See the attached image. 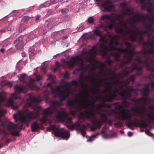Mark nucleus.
<instances>
[{
	"label": "nucleus",
	"mask_w": 154,
	"mask_h": 154,
	"mask_svg": "<svg viewBox=\"0 0 154 154\" xmlns=\"http://www.w3.org/2000/svg\"><path fill=\"white\" fill-rule=\"evenodd\" d=\"M81 84L82 87L85 89V91L82 92L80 91L76 94V98L75 100V103L77 104H84L87 107H88L90 104L95 105L97 98L95 99L93 98L90 101L89 99L90 97V96L87 91L88 85L85 83L83 81L81 82Z\"/></svg>",
	"instance_id": "nucleus-1"
},
{
	"label": "nucleus",
	"mask_w": 154,
	"mask_h": 154,
	"mask_svg": "<svg viewBox=\"0 0 154 154\" xmlns=\"http://www.w3.org/2000/svg\"><path fill=\"white\" fill-rule=\"evenodd\" d=\"M41 110V108L39 107L37 108L36 112H29L26 116L21 115L18 117L17 114H15L13 116V118L16 122H17L19 121L21 123L20 128H22L23 126L22 123H29L32 119L38 118L40 115Z\"/></svg>",
	"instance_id": "nucleus-2"
},
{
	"label": "nucleus",
	"mask_w": 154,
	"mask_h": 154,
	"mask_svg": "<svg viewBox=\"0 0 154 154\" xmlns=\"http://www.w3.org/2000/svg\"><path fill=\"white\" fill-rule=\"evenodd\" d=\"M150 45L151 46L150 49H148L143 47L142 51V54H144L145 57V60H142L140 57H137V61L139 64H145V66L147 71L154 72V66H152L150 65V63L148 61L149 58L148 57L146 56V54H154V43L153 42L150 41Z\"/></svg>",
	"instance_id": "nucleus-3"
},
{
	"label": "nucleus",
	"mask_w": 154,
	"mask_h": 154,
	"mask_svg": "<svg viewBox=\"0 0 154 154\" xmlns=\"http://www.w3.org/2000/svg\"><path fill=\"white\" fill-rule=\"evenodd\" d=\"M64 85L62 86L61 88L64 89V90H61L60 86H58L56 89H53L52 91L53 93H58L59 95V97L61 101L66 100L67 98L69 96V92L70 89L69 87V82L66 81L63 82Z\"/></svg>",
	"instance_id": "nucleus-4"
},
{
	"label": "nucleus",
	"mask_w": 154,
	"mask_h": 154,
	"mask_svg": "<svg viewBox=\"0 0 154 154\" xmlns=\"http://www.w3.org/2000/svg\"><path fill=\"white\" fill-rule=\"evenodd\" d=\"M101 119L94 118L92 121V125L90 129L91 131H94L97 128L100 129L103 122H106L109 125L111 126L112 125V122L110 119H108L106 115L104 113H102L100 115Z\"/></svg>",
	"instance_id": "nucleus-5"
},
{
	"label": "nucleus",
	"mask_w": 154,
	"mask_h": 154,
	"mask_svg": "<svg viewBox=\"0 0 154 154\" xmlns=\"http://www.w3.org/2000/svg\"><path fill=\"white\" fill-rule=\"evenodd\" d=\"M48 131H52L55 136L57 137H61L63 139L67 140L69 137V132L67 131H65L61 129H59L56 125H51L47 128Z\"/></svg>",
	"instance_id": "nucleus-6"
},
{
	"label": "nucleus",
	"mask_w": 154,
	"mask_h": 154,
	"mask_svg": "<svg viewBox=\"0 0 154 154\" xmlns=\"http://www.w3.org/2000/svg\"><path fill=\"white\" fill-rule=\"evenodd\" d=\"M109 36L111 39L110 40L108 46L105 45L103 43H101L100 44V51L102 53V56H103L106 55L108 51H114L116 48L113 46L114 43V40L116 38V37L111 35H109Z\"/></svg>",
	"instance_id": "nucleus-7"
},
{
	"label": "nucleus",
	"mask_w": 154,
	"mask_h": 154,
	"mask_svg": "<svg viewBox=\"0 0 154 154\" xmlns=\"http://www.w3.org/2000/svg\"><path fill=\"white\" fill-rule=\"evenodd\" d=\"M100 19L103 20H106L103 23H101L98 25L97 27H98L99 29L100 28H103L105 30L107 28L111 29L115 24V22L111 18L110 15H104L101 17Z\"/></svg>",
	"instance_id": "nucleus-8"
},
{
	"label": "nucleus",
	"mask_w": 154,
	"mask_h": 154,
	"mask_svg": "<svg viewBox=\"0 0 154 154\" xmlns=\"http://www.w3.org/2000/svg\"><path fill=\"white\" fill-rule=\"evenodd\" d=\"M77 62L79 64V66L80 68L78 70L82 71L85 68V65L84 60L79 56H77L75 57H72L70 60L66 62L68 67L69 68H72L75 65V63Z\"/></svg>",
	"instance_id": "nucleus-9"
},
{
	"label": "nucleus",
	"mask_w": 154,
	"mask_h": 154,
	"mask_svg": "<svg viewBox=\"0 0 154 154\" xmlns=\"http://www.w3.org/2000/svg\"><path fill=\"white\" fill-rule=\"evenodd\" d=\"M95 1L99 3L100 10L103 11H109L112 10L114 5L109 0L106 1L102 0H95Z\"/></svg>",
	"instance_id": "nucleus-10"
},
{
	"label": "nucleus",
	"mask_w": 154,
	"mask_h": 154,
	"mask_svg": "<svg viewBox=\"0 0 154 154\" xmlns=\"http://www.w3.org/2000/svg\"><path fill=\"white\" fill-rule=\"evenodd\" d=\"M91 105L90 107L88 108L86 110L85 112L81 113V115L83 116H85L87 119L90 120L92 123V120L94 118L97 119L95 115L94 109L95 106L94 104H90Z\"/></svg>",
	"instance_id": "nucleus-11"
},
{
	"label": "nucleus",
	"mask_w": 154,
	"mask_h": 154,
	"mask_svg": "<svg viewBox=\"0 0 154 154\" xmlns=\"http://www.w3.org/2000/svg\"><path fill=\"white\" fill-rule=\"evenodd\" d=\"M56 118L60 120L63 122H66L67 123H71L72 118L68 117L64 109H60V110H57L56 112Z\"/></svg>",
	"instance_id": "nucleus-12"
},
{
	"label": "nucleus",
	"mask_w": 154,
	"mask_h": 154,
	"mask_svg": "<svg viewBox=\"0 0 154 154\" xmlns=\"http://www.w3.org/2000/svg\"><path fill=\"white\" fill-rule=\"evenodd\" d=\"M149 124L147 123L144 120H142L140 122H139L137 119H136L135 121L129 123L126 125L130 129H133L132 127V126L135 127H138L139 125L140 128H145L149 127Z\"/></svg>",
	"instance_id": "nucleus-13"
},
{
	"label": "nucleus",
	"mask_w": 154,
	"mask_h": 154,
	"mask_svg": "<svg viewBox=\"0 0 154 154\" xmlns=\"http://www.w3.org/2000/svg\"><path fill=\"white\" fill-rule=\"evenodd\" d=\"M137 91L136 89L132 88L131 86H127L126 88L122 89V94H124V96H121L123 100L125 103H126V100L131 96L130 92L136 93Z\"/></svg>",
	"instance_id": "nucleus-14"
},
{
	"label": "nucleus",
	"mask_w": 154,
	"mask_h": 154,
	"mask_svg": "<svg viewBox=\"0 0 154 154\" xmlns=\"http://www.w3.org/2000/svg\"><path fill=\"white\" fill-rule=\"evenodd\" d=\"M120 117L121 119L123 121L125 120L130 121L132 117V115L129 110L123 109L120 111Z\"/></svg>",
	"instance_id": "nucleus-15"
},
{
	"label": "nucleus",
	"mask_w": 154,
	"mask_h": 154,
	"mask_svg": "<svg viewBox=\"0 0 154 154\" xmlns=\"http://www.w3.org/2000/svg\"><path fill=\"white\" fill-rule=\"evenodd\" d=\"M53 113V111L49 108H47L43 111L42 117L39 119L41 123H44L48 119V115H51Z\"/></svg>",
	"instance_id": "nucleus-16"
},
{
	"label": "nucleus",
	"mask_w": 154,
	"mask_h": 154,
	"mask_svg": "<svg viewBox=\"0 0 154 154\" xmlns=\"http://www.w3.org/2000/svg\"><path fill=\"white\" fill-rule=\"evenodd\" d=\"M57 100L53 101L51 103V107L49 108L50 109H52L53 111V113L54 112L55 115L56 117V112L57 110H60V109H63L60 107L61 105V102Z\"/></svg>",
	"instance_id": "nucleus-17"
},
{
	"label": "nucleus",
	"mask_w": 154,
	"mask_h": 154,
	"mask_svg": "<svg viewBox=\"0 0 154 154\" xmlns=\"http://www.w3.org/2000/svg\"><path fill=\"white\" fill-rule=\"evenodd\" d=\"M17 99L22 100V98L20 96H17L16 94L15 93L11 94L10 98L7 101V105L9 106H12L13 105L14 100H16Z\"/></svg>",
	"instance_id": "nucleus-18"
},
{
	"label": "nucleus",
	"mask_w": 154,
	"mask_h": 154,
	"mask_svg": "<svg viewBox=\"0 0 154 154\" xmlns=\"http://www.w3.org/2000/svg\"><path fill=\"white\" fill-rule=\"evenodd\" d=\"M132 101L134 102L137 103L138 104L136 105L135 106L132 107L131 110L132 111H134L137 113H140L142 111V110L140 109V107L141 106H140L139 104L140 103V100H139V98L137 100L133 99L132 100Z\"/></svg>",
	"instance_id": "nucleus-19"
},
{
	"label": "nucleus",
	"mask_w": 154,
	"mask_h": 154,
	"mask_svg": "<svg viewBox=\"0 0 154 154\" xmlns=\"http://www.w3.org/2000/svg\"><path fill=\"white\" fill-rule=\"evenodd\" d=\"M137 34L136 33L131 34L129 36V38L132 42L138 41L140 42H142L143 39V36L140 35L139 38H137Z\"/></svg>",
	"instance_id": "nucleus-20"
},
{
	"label": "nucleus",
	"mask_w": 154,
	"mask_h": 154,
	"mask_svg": "<svg viewBox=\"0 0 154 154\" xmlns=\"http://www.w3.org/2000/svg\"><path fill=\"white\" fill-rule=\"evenodd\" d=\"M97 50L96 47H94L90 49L88 51H82V53L84 55H89L91 57H95L97 54Z\"/></svg>",
	"instance_id": "nucleus-21"
},
{
	"label": "nucleus",
	"mask_w": 154,
	"mask_h": 154,
	"mask_svg": "<svg viewBox=\"0 0 154 154\" xmlns=\"http://www.w3.org/2000/svg\"><path fill=\"white\" fill-rule=\"evenodd\" d=\"M132 70L131 72L134 70H136V75L139 76L143 74V68L141 67H138L137 64H133L132 65Z\"/></svg>",
	"instance_id": "nucleus-22"
},
{
	"label": "nucleus",
	"mask_w": 154,
	"mask_h": 154,
	"mask_svg": "<svg viewBox=\"0 0 154 154\" xmlns=\"http://www.w3.org/2000/svg\"><path fill=\"white\" fill-rule=\"evenodd\" d=\"M125 58L126 59V60H124L122 61L120 64V67L121 68H124L125 66L128 64L133 58L126 55L124 56Z\"/></svg>",
	"instance_id": "nucleus-23"
},
{
	"label": "nucleus",
	"mask_w": 154,
	"mask_h": 154,
	"mask_svg": "<svg viewBox=\"0 0 154 154\" xmlns=\"http://www.w3.org/2000/svg\"><path fill=\"white\" fill-rule=\"evenodd\" d=\"M109 93L111 95H107L104 98L105 100L106 101L111 102L117 97V95L116 94L112 92H110Z\"/></svg>",
	"instance_id": "nucleus-24"
},
{
	"label": "nucleus",
	"mask_w": 154,
	"mask_h": 154,
	"mask_svg": "<svg viewBox=\"0 0 154 154\" xmlns=\"http://www.w3.org/2000/svg\"><path fill=\"white\" fill-rule=\"evenodd\" d=\"M14 90L16 93H23L26 89V88L24 86H19L17 85L14 86Z\"/></svg>",
	"instance_id": "nucleus-25"
},
{
	"label": "nucleus",
	"mask_w": 154,
	"mask_h": 154,
	"mask_svg": "<svg viewBox=\"0 0 154 154\" xmlns=\"http://www.w3.org/2000/svg\"><path fill=\"white\" fill-rule=\"evenodd\" d=\"M67 105L70 108H76L78 109L81 110V108L80 106H77L74 103V102L72 100H68L67 101Z\"/></svg>",
	"instance_id": "nucleus-26"
},
{
	"label": "nucleus",
	"mask_w": 154,
	"mask_h": 154,
	"mask_svg": "<svg viewBox=\"0 0 154 154\" xmlns=\"http://www.w3.org/2000/svg\"><path fill=\"white\" fill-rule=\"evenodd\" d=\"M122 26L123 27L126 29L125 32L128 34L129 36L131 34L134 33L136 32L135 30L129 28L127 26V23L126 22L122 24Z\"/></svg>",
	"instance_id": "nucleus-27"
},
{
	"label": "nucleus",
	"mask_w": 154,
	"mask_h": 154,
	"mask_svg": "<svg viewBox=\"0 0 154 154\" xmlns=\"http://www.w3.org/2000/svg\"><path fill=\"white\" fill-rule=\"evenodd\" d=\"M146 116L148 118V121L150 123L152 122H153L154 124V112L149 111L146 114Z\"/></svg>",
	"instance_id": "nucleus-28"
},
{
	"label": "nucleus",
	"mask_w": 154,
	"mask_h": 154,
	"mask_svg": "<svg viewBox=\"0 0 154 154\" xmlns=\"http://www.w3.org/2000/svg\"><path fill=\"white\" fill-rule=\"evenodd\" d=\"M40 128L39 125L36 122H33L31 125V130L33 132L38 131Z\"/></svg>",
	"instance_id": "nucleus-29"
},
{
	"label": "nucleus",
	"mask_w": 154,
	"mask_h": 154,
	"mask_svg": "<svg viewBox=\"0 0 154 154\" xmlns=\"http://www.w3.org/2000/svg\"><path fill=\"white\" fill-rule=\"evenodd\" d=\"M133 13V10L130 8H127L124 9V10L122 12V14L123 15H130Z\"/></svg>",
	"instance_id": "nucleus-30"
},
{
	"label": "nucleus",
	"mask_w": 154,
	"mask_h": 154,
	"mask_svg": "<svg viewBox=\"0 0 154 154\" xmlns=\"http://www.w3.org/2000/svg\"><path fill=\"white\" fill-rule=\"evenodd\" d=\"M105 89L103 91V93H109L111 92V91L112 90V85L110 84H107L106 83V82L105 83Z\"/></svg>",
	"instance_id": "nucleus-31"
},
{
	"label": "nucleus",
	"mask_w": 154,
	"mask_h": 154,
	"mask_svg": "<svg viewBox=\"0 0 154 154\" xmlns=\"http://www.w3.org/2000/svg\"><path fill=\"white\" fill-rule=\"evenodd\" d=\"M12 27V25L11 23L9 24L8 26L2 28L0 30V32L1 33H3L7 31H9L11 30Z\"/></svg>",
	"instance_id": "nucleus-32"
},
{
	"label": "nucleus",
	"mask_w": 154,
	"mask_h": 154,
	"mask_svg": "<svg viewBox=\"0 0 154 154\" xmlns=\"http://www.w3.org/2000/svg\"><path fill=\"white\" fill-rule=\"evenodd\" d=\"M135 75H133L129 76V78L128 79H127L125 81V83L127 85L128 84L130 81L134 82L135 81Z\"/></svg>",
	"instance_id": "nucleus-33"
},
{
	"label": "nucleus",
	"mask_w": 154,
	"mask_h": 154,
	"mask_svg": "<svg viewBox=\"0 0 154 154\" xmlns=\"http://www.w3.org/2000/svg\"><path fill=\"white\" fill-rule=\"evenodd\" d=\"M67 61H64L63 62L61 63L57 62L56 64V67L58 69L60 66H62L64 68H66V66L68 67L67 64L66 63Z\"/></svg>",
	"instance_id": "nucleus-34"
},
{
	"label": "nucleus",
	"mask_w": 154,
	"mask_h": 154,
	"mask_svg": "<svg viewBox=\"0 0 154 154\" xmlns=\"http://www.w3.org/2000/svg\"><path fill=\"white\" fill-rule=\"evenodd\" d=\"M111 54L114 57L115 60L117 62L119 61V58L120 56L119 53L113 52L111 53Z\"/></svg>",
	"instance_id": "nucleus-35"
},
{
	"label": "nucleus",
	"mask_w": 154,
	"mask_h": 154,
	"mask_svg": "<svg viewBox=\"0 0 154 154\" xmlns=\"http://www.w3.org/2000/svg\"><path fill=\"white\" fill-rule=\"evenodd\" d=\"M136 32L133 34L136 33L139 35H142L143 36V35L144 34H146L148 33V31H143L140 30L138 29L137 28H135V30Z\"/></svg>",
	"instance_id": "nucleus-36"
},
{
	"label": "nucleus",
	"mask_w": 154,
	"mask_h": 154,
	"mask_svg": "<svg viewBox=\"0 0 154 154\" xmlns=\"http://www.w3.org/2000/svg\"><path fill=\"white\" fill-rule=\"evenodd\" d=\"M27 78V75L25 74H24L23 75L20 74V76L19 77L20 80L23 83L26 82V79Z\"/></svg>",
	"instance_id": "nucleus-37"
},
{
	"label": "nucleus",
	"mask_w": 154,
	"mask_h": 154,
	"mask_svg": "<svg viewBox=\"0 0 154 154\" xmlns=\"http://www.w3.org/2000/svg\"><path fill=\"white\" fill-rule=\"evenodd\" d=\"M122 89L121 90H120L118 89L117 87H116L114 89L113 93L116 94H118L119 96H120L121 97V96H124V94H122Z\"/></svg>",
	"instance_id": "nucleus-38"
},
{
	"label": "nucleus",
	"mask_w": 154,
	"mask_h": 154,
	"mask_svg": "<svg viewBox=\"0 0 154 154\" xmlns=\"http://www.w3.org/2000/svg\"><path fill=\"white\" fill-rule=\"evenodd\" d=\"M141 91L144 96H147L149 94V89L143 88L141 90Z\"/></svg>",
	"instance_id": "nucleus-39"
},
{
	"label": "nucleus",
	"mask_w": 154,
	"mask_h": 154,
	"mask_svg": "<svg viewBox=\"0 0 154 154\" xmlns=\"http://www.w3.org/2000/svg\"><path fill=\"white\" fill-rule=\"evenodd\" d=\"M115 50L121 53H125L126 54H127L128 53L127 52V49L125 48H116Z\"/></svg>",
	"instance_id": "nucleus-40"
},
{
	"label": "nucleus",
	"mask_w": 154,
	"mask_h": 154,
	"mask_svg": "<svg viewBox=\"0 0 154 154\" xmlns=\"http://www.w3.org/2000/svg\"><path fill=\"white\" fill-rule=\"evenodd\" d=\"M14 44L15 45V47L17 50H21L23 47V42H20V43Z\"/></svg>",
	"instance_id": "nucleus-41"
},
{
	"label": "nucleus",
	"mask_w": 154,
	"mask_h": 154,
	"mask_svg": "<svg viewBox=\"0 0 154 154\" xmlns=\"http://www.w3.org/2000/svg\"><path fill=\"white\" fill-rule=\"evenodd\" d=\"M26 26L25 24H21L19 27V32H21L25 30L26 29Z\"/></svg>",
	"instance_id": "nucleus-42"
},
{
	"label": "nucleus",
	"mask_w": 154,
	"mask_h": 154,
	"mask_svg": "<svg viewBox=\"0 0 154 154\" xmlns=\"http://www.w3.org/2000/svg\"><path fill=\"white\" fill-rule=\"evenodd\" d=\"M100 37V41L102 42V43H103L104 44V43H107L108 40L105 36L102 35Z\"/></svg>",
	"instance_id": "nucleus-43"
},
{
	"label": "nucleus",
	"mask_w": 154,
	"mask_h": 154,
	"mask_svg": "<svg viewBox=\"0 0 154 154\" xmlns=\"http://www.w3.org/2000/svg\"><path fill=\"white\" fill-rule=\"evenodd\" d=\"M115 31L117 33L121 34L122 35L124 34L123 29L120 27H118L116 28Z\"/></svg>",
	"instance_id": "nucleus-44"
},
{
	"label": "nucleus",
	"mask_w": 154,
	"mask_h": 154,
	"mask_svg": "<svg viewBox=\"0 0 154 154\" xmlns=\"http://www.w3.org/2000/svg\"><path fill=\"white\" fill-rule=\"evenodd\" d=\"M94 34L97 36H100L102 35L101 32L98 29V27H97L93 31Z\"/></svg>",
	"instance_id": "nucleus-45"
},
{
	"label": "nucleus",
	"mask_w": 154,
	"mask_h": 154,
	"mask_svg": "<svg viewBox=\"0 0 154 154\" xmlns=\"http://www.w3.org/2000/svg\"><path fill=\"white\" fill-rule=\"evenodd\" d=\"M122 18V15L119 14L114 15L112 17V18L114 20L119 21Z\"/></svg>",
	"instance_id": "nucleus-46"
},
{
	"label": "nucleus",
	"mask_w": 154,
	"mask_h": 154,
	"mask_svg": "<svg viewBox=\"0 0 154 154\" xmlns=\"http://www.w3.org/2000/svg\"><path fill=\"white\" fill-rule=\"evenodd\" d=\"M109 79L107 78L103 79L102 80H100L98 81L97 83H96L95 84V86L97 87H100V84L102 83L103 81H105V80H108Z\"/></svg>",
	"instance_id": "nucleus-47"
},
{
	"label": "nucleus",
	"mask_w": 154,
	"mask_h": 154,
	"mask_svg": "<svg viewBox=\"0 0 154 154\" xmlns=\"http://www.w3.org/2000/svg\"><path fill=\"white\" fill-rule=\"evenodd\" d=\"M23 38V35H20L19 37L17 38V39L14 41V43H20V42H23L22 39Z\"/></svg>",
	"instance_id": "nucleus-48"
},
{
	"label": "nucleus",
	"mask_w": 154,
	"mask_h": 154,
	"mask_svg": "<svg viewBox=\"0 0 154 154\" xmlns=\"http://www.w3.org/2000/svg\"><path fill=\"white\" fill-rule=\"evenodd\" d=\"M125 45L126 46V48L125 49H127V52L128 53L129 51L131 50L130 48L131 47V45L130 43L128 42H125Z\"/></svg>",
	"instance_id": "nucleus-49"
},
{
	"label": "nucleus",
	"mask_w": 154,
	"mask_h": 154,
	"mask_svg": "<svg viewBox=\"0 0 154 154\" xmlns=\"http://www.w3.org/2000/svg\"><path fill=\"white\" fill-rule=\"evenodd\" d=\"M94 57H91V56L88 57L87 55L86 57H85V59L87 62L91 63L93 61Z\"/></svg>",
	"instance_id": "nucleus-50"
},
{
	"label": "nucleus",
	"mask_w": 154,
	"mask_h": 154,
	"mask_svg": "<svg viewBox=\"0 0 154 154\" xmlns=\"http://www.w3.org/2000/svg\"><path fill=\"white\" fill-rule=\"evenodd\" d=\"M49 92L47 90H44L43 92V95L44 98L47 100L48 99V97L49 96Z\"/></svg>",
	"instance_id": "nucleus-51"
},
{
	"label": "nucleus",
	"mask_w": 154,
	"mask_h": 154,
	"mask_svg": "<svg viewBox=\"0 0 154 154\" xmlns=\"http://www.w3.org/2000/svg\"><path fill=\"white\" fill-rule=\"evenodd\" d=\"M87 23L90 24H94V20L93 17H89L87 20Z\"/></svg>",
	"instance_id": "nucleus-52"
},
{
	"label": "nucleus",
	"mask_w": 154,
	"mask_h": 154,
	"mask_svg": "<svg viewBox=\"0 0 154 154\" xmlns=\"http://www.w3.org/2000/svg\"><path fill=\"white\" fill-rule=\"evenodd\" d=\"M34 75L35 76V79H31V80H32V81H39L41 79V77L38 74L36 73H34Z\"/></svg>",
	"instance_id": "nucleus-53"
},
{
	"label": "nucleus",
	"mask_w": 154,
	"mask_h": 154,
	"mask_svg": "<svg viewBox=\"0 0 154 154\" xmlns=\"http://www.w3.org/2000/svg\"><path fill=\"white\" fill-rule=\"evenodd\" d=\"M69 85H74L77 86L78 85V81L77 80H73L70 82H69Z\"/></svg>",
	"instance_id": "nucleus-54"
},
{
	"label": "nucleus",
	"mask_w": 154,
	"mask_h": 154,
	"mask_svg": "<svg viewBox=\"0 0 154 154\" xmlns=\"http://www.w3.org/2000/svg\"><path fill=\"white\" fill-rule=\"evenodd\" d=\"M128 69V67H126L124 68L123 71V74L125 76L127 77L129 73V71H127V69Z\"/></svg>",
	"instance_id": "nucleus-55"
},
{
	"label": "nucleus",
	"mask_w": 154,
	"mask_h": 154,
	"mask_svg": "<svg viewBox=\"0 0 154 154\" xmlns=\"http://www.w3.org/2000/svg\"><path fill=\"white\" fill-rule=\"evenodd\" d=\"M85 79L87 80L91 81L92 82H94L97 80L96 79L94 76H92L91 77L87 76L86 77Z\"/></svg>",
	"instance_id": "nucleus-56"
},
{
	"label": "nucleus",
	"mask_w": 154,
	"mask_h": 154,
	"mask_svg": "<svg viewBox=\"0 0 154 154\" xmlns=\"http://www.w3.org/2000/svg\"><path fill=\"white\" fill-rule=\"evenodd\" d=\"M143 26L145 29H148L149 30H150L152 27V25L151 24L148 25L145 23L143 24Z\"/></svg>",
	"instance_id": "nucleus-57"
},
{
	"label": "nucleus",
	"mask_w": 154,
	"mask_h": 154,
	"mask_svg": "<svg viewBox=\"0 0 154 154\" xmlns=\"http://www.w3.org/2000/svg\"><path fill=\"white\" fill-rule=\"evenodd\" d=\"M75 127V128L76 129L79 130V129H80L81 125L80 123L76 122L73 124Z\"/></svg>",
	"instance_id": "nucleus-58"
},
{
	"label": "nucleus",
	"mask_w": 154,
	"mask_h": 154,
	"mask_svg": "<svg viewBox=\"0 0 154 154\" xmlns=\"http://www.w3.org/2000/svg\"><path fill=\"white\" fill-rule=\"evenodd\" d=\"M128 53H129V54H128V56L132 58H133L134 55L136 54V52H133L131 50L129 51Z\"/></svg>",
	"instance_id": "nucleus-59"
},
{
	"label": "nucleus",
	"mask_w": 154,
	"mask_h": 154,
	"mask_svg": "<svg viewBox=\"0 0 154 154\" xmlns=\"http://www.w3.org/2000/svg\"><path fill=\"white\" fill-rule=\"evenodd\" d=\"M30 18L29 17L24 16L22 19L21 21L23 22H28Z\"/></svg>",
	"instance_id": "nucleus-60"
},
{
	"label": "nucleus",
	"mask_w": 154,
	"mask_h": 154,
	"mask_svg": "<svg viewBox=\"0 0 154 154\" xmlns=\"http://www.w3.org/2000/svg\"><path fill=\"white\" fill-rule=\"evenodd\" d=\"M30 99L33 102H39L41 101V100L37 98L30 97Z\"/></svg>",
	"instance_id": "nucleus-61"
},
{
	"label": "nucleus",
	"mask_w": 154,
	"mask_h": 154,
	"mask_svg": "<svg viewBox=\"0 0 154 154\" xmlns=\"http://www.w3.org/2000/svg\"><path fill=\"white\" fill-rule=\"evenodd\" d=\"M69 19V17L68 15H65L62 17L61 20L62 21L65 22L68 20Z\"/></svg>",
	"instance_id": "nucleus-62"
},
{
	"label": "nucleus",
	"mask_w": 154,
	"mask_h": 154,
	"mask_svg": "<svg viewBox=\"0 0 154 154\" xmlns=\"http://www.w3.org/2000/svg\"><path fill=\"white\" fill-rule=\"evenodd\" d=\"M29 53L30 57H33L35 54V51L34 50L32 49L29 51Z\"/></svg>",
	"instance_id": "nucleus-63"
},
{
	"label": "nucleus",
	"mask_w": 154,
	"mask_h": 154,
	"mask_svg": "<svg viewBox=\"0 0 154 154\" xmlns=\"http://www.w3.org/2000/svg\"><path fill=\"white\" fill-rule=\"evenodd\" d=\"M69 10L67 8H63L61 11V13L63 14H65L68 12Z\"/></svg>",
	"instance_id": "nucleus-64"
}]
</instances>
